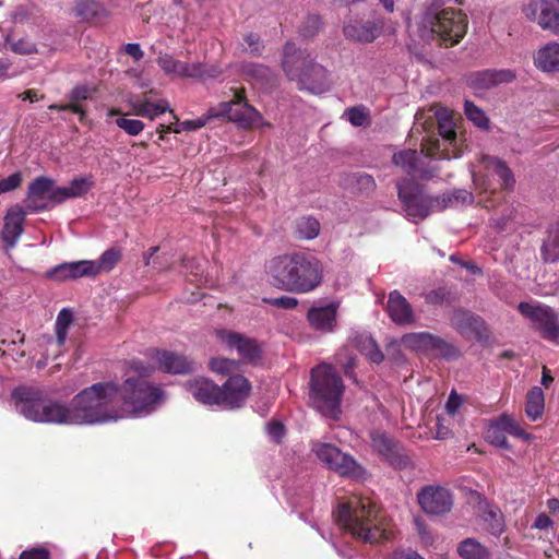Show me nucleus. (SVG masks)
<instances>
[{
    "label": "nucleus",
    "instance_id": "6e6552de",
    "mask_svg": "<svg viewBox=\"0 0 559 559\" xmlns=\"http://www.w3.org/2000/svg\"><path fill=\"white\" fill-rule=\"evenodd\" d=\"M479 163L484 173L473 174V182L480 193L490 192L500 197L501 191L514 189L513 171L504 160L496 156L481 155Z\"/></svg>",
    "mask_w": 559,
    "mask_h": 559
},
{
    "label": "nucleus",
    "instance_id": "4468645a",
    "mask_svg": "<svg viewBox=\"0 0 559 559\" xmlns=\"http://www.w3.org/2000/svg\"><path fill=\"white\" fill-rule=\"evenodd\" d=\"M55 180L40 176L35 178L27 188L24 200V210L28 213H38L50 210L55 203L52 194L56 191Z\"/></svg>",
    "mask_w": 559,
    "mask_h": 559
},
{
    "label": "nucleus",
    "instance_id": "338daca9",
    "mask_svg": "<svg viewBox=\"0 0 559 559\" xmlns=\"http://www.w3.org/2000/svg\"><path fill=\"white\" fill-rule=\"evenodd\" d=\"M356 183L359 190L362 191H372L376 188V181L371 175L368 174H359L356 176Z\"/></svg>",
    "mask_w": 559,
    "mask_h": 559
},
{
    "label": "nucleus",
    "instance_id": "f704fd0d",
    "mask_svg": "<svg viewBox=\"0 0 559 559\" xmlns=\"http://www.w3.org/2000/svg\"><path fill=\"white\" fill-rule=\"evenodd\" d=\"M74 10L76 16L87 22H97L108 15L106 8L98 0H79Z\"/></svg>",
    "mask_w": 559,
    "mask_h": 559
},
{
    "label": "nucleus",
    "instance_id": "79ce46f5",
    "mask_svg": "<svg viewBox=\"0 0 559 559\" xmlns=\"http://www.w3.org/2000/svg\"><path fill=\"white\" fill-rule=\"evenodd\" d=\"M457 552L463 559H490V550L475 538H466L459 544Z\"/></svg>",
    "mask_w": 559,
    "mask_h": 559
},
{
    "label": "nucleus",
    "instance_id": "5701e85b",
    "mask_svg": "<svg viewBox=\"0 0 559 559\" xmlns=\"http://www.w3.org/2000/svg\"><path fill=\"white\" fill-rule=\"evenodd\" d=\"M516 74L510 69H487L467 75V84L474 90H489L502 83H511Z\"/></svg>",
    "mask_w": 559,
    "mask_h": 559
},
{
    "label": "nucleus",
    "instance_id": "f3484780",
    "mask_svg": "<svg viewBox=\"0 0 559 559\" xmlns=\"http://www.w3.org/2000/svg\"><path fill=\"white\" fill-rule=\"evenodd\" d=\"M417 500L423 511L432 515L448 513L453 506L451 492L440 486L424 487L417 493Z\"/></svg>",
    "mask_w": 559,
    "mask_h": 559
},
{
    "label": "nucleus",
    "instance_id": "4c0bfd02",
    "mask_svg": "<svg viewBox=\"0 0 559 559\" xmlns=\"http://www.w3.org/2000/svg\"><path fill=\"white\" fill-rule=\"evenodd\" d=\"M353 345L371 362L380 364L384 359L383 353L378 347L376 341L371 337V335L367 333H360L354 336Z\"/></svg>",
    "mask_w": 559,
    "mask_h": 559
},
{
    "label": "nucleus",
    "instance_id": "f8f14e48",
    "mask_svg": "<svg viewBox=\"0 0 559 559\" xmlns=\"http://www.w3.org/2000/svg\"><path fill=\"white\" fill-rule=\"evenodd\" d=\"M157 64L168 75H177L189 79H216L223 73V69L217 63L193 62L187 63L175 59L171 55L164 53L157 58Z\"/></svg>",
    "mask_w": 559,
    "mask_h": 559
},
{
    "label": "nucleus",
    "instance_id": "ddd939ff",
    "mask_svg": "<svg viewBox=\"0 0 559 559\" xmlns=\"http://www.w3.org/2000/svg\"><path fill=\"white\" fill-rule=\"evenodd\" d=\"M371 448L393 468L404 469L412 462L402 443L382 430L370 432Z\"/></svg>",
    "mask_w": 559,
    "mask_h": 559
},
{
    "label": "nucleus",
    "instance_id": "f03ea898",
    "mask_svg": "<svg viewBox=\"0 0 559 559\" xmlns=\"http://www.w3.org/2000/svg\"><path fill=\"white\" fill-rule=\"evenodd\" d=\"M265 273L274 287L296 294L311 293L323 282L321 261L300 251L273 257L265 265Z\"/></svg>",
    "mask_w": 559,
    "mask_h": 559
},
{
    "label": "nucleus",
    "instance_id": "58836bf2",
    "mask_svg": "<svg viewBox=\"0 0 559 559\" xmlns=\"http://www.w3.org/2000/svg\"><path fill=\"white\" fill-rule=\"evenodd\" d=\"M425 156L429 158H438V159H451L457 158L461 156V150H451L449 146L443 144V148H441V144L439 139L428 138L421 143V151Z\"/></svg>",
    "mask_w": 559,
    "mask_h": 559
},
{
    "label": "nucleus",
    "instance_id": "20e7f679",
    "mask_svg": "<svg viewBox=\"0 0 559 559\" xmlns=\"http://www.w3.org/2000/svg\"><path fill=\"white\" fill-rule=\"evenodd\" d=\"M468 27L467 15L460 9L447 7L442 0H432L419 22L421 37L437 39L444 47L457 45Z\"/></svg>",
    "mask_w": 559,
    "mask_h": 559
},
{
    "label": "nucleus",
    "instance_id": "864d4df0",
    "mask_svg": "<svg viewBox=\"0 0 559 559\" xmlns=\"http://www.w3.org/2000/svg\"><path fill=\"white\" fill-rule=\"evenodd\" d=\"M322 28V21L319 15L311 14L308 15L301 23L299 32L300 35L306 38H312L316 36Z\"/></svg>",
    "mask_w": 559,
    "mask_h": 559
},
{
    "label": "nucleus",
    "instance_id": "f257e3e1",
    "mask_svg": "<svg viewBox=\"0 0 559 559\" xmlns=\"http://www.w3.org/2000/svg\"><path fill=\"white\" fill-rule=\"evenodd\" d=\"M17 412L36 423L58 425H94L117 420L121 416L112 406L118 400V383L103 381L80 391L70 406L52 401L35 386L22 385L12 391Z\"/></svg>",
    "mask_w": 559,
    "mask_h": 559
},
{
    "label": "nucleus",
    "instance_id": "0e129e2a",
    "mask_svg": "<svg viewBox=\"0 0 559 559\" xmlns=\"http://www.w3.org/2000/svg\"><path fill=\"white\" fill-rule=\"evenodd\" d=\"M266 430L269 436L276 443H280L285 435L284 425L278 420H271L266 426Z\"/></svg>",
    "mask_w": 559,
    "mask_h": 559
},
{
    "label": "nucleus",
    "instance_id": "603ef678",
    "mask_svg": "<svg viewBox=\"0 0 559 559\" xmlns=\"http://www.w3.org/2000/svg\"><path fill=\"white\" fill-rule=\"evenodd\" d=\"M239 365L240 362L238 360L223 357L212 358L209 362V367L213 372L223 376L237 370L239 368Z\"/></svg>",
    "mask_w": 559,
    "mask_h": 559
},
{
    "label": "nucleus",
    "instance_id": "e2e57ef3",
    "mask_svg": "<svg viewBox=\"0 0 559 559\" xmlns=\"http://www.w3.org/2000/svg\"><path fill=\"white\" fill-rule=\"evenodd\" d=\"M440 197L452 199L451 203L449 204V207L453 206L454 204L460 203V202L464 203V204H472L474 202L473 193L467 190H464V189L455 190L452 194H448V195L444 194V195H440Z\"/></svg>",
    "mask_w": 559,
    "mask_h": 559
},
{
    "label": "nucleus",
    "instance_id": "a19ab883",
    "mask_svg": "<svg viewBox=\"0 0 559 559\" xmlns=\"http://www.w3.org/2000/svg\"><path fill=\"white\" fill-rule=\"evenodd\" d=\"M122 251L120 248L111 247L104 251L97 261H92V276L102 272H110L121 260Z\"/></svg>",
    "mask_w": 559,
    "mask_h": 559
},
{
    "label": "nucleus",
    "instance_id": "473e14b6",
    "mask_svg": "<svg viewBox=\"0 0 559 559\" xmlns=\"http://www.w3.org/2000/svg\"><path fill=\"white\" fill-rule=\"evenodd\" d=\"M134 115L148 118L150 120L165 114L169 110V104L165 99H159L157 103L151 102L146 94L143 97H136L131 103Z\"/></svg>",
    "mask_w": 559,
    "mask_h": 559
},
{
    "label": "nucleus",
    "instance_id": "3c124183",
    "mask_svg": "<svg viewBox=\"0 0 559 559\" xmlns=\"http://www.w3.org/2000/svg\"><path fill=\"white\" fill-rule=\"evenodd\" d=\"M425 300L432 306L451 305L453 302V296L449 288L438 287L426 294Z\"/></svg>",
    "mask_w": 559,
    "mask_h": 559
},
{
    "label": "nucleus",
    "instance_id": "774afa93",
    "mask_svg": "<svg viewBox=\"0 0 559 559\" xmlns=\"http://www.w3.org/2000/svg\"><path fill=\"white\" fill-rule=\"evenodd\" d=\"M206 121H207V118H203V117L197 118V119L185 120V121L180 122V124H179L180 132L198 130V129L204 127Z\"/></svg>",
    "mask_w": 559,
    "mask_h": 559
},
{
    "label": "nucleus",
    "instance_id": "b1692460",
    "mask_svg": "<svg viewBox=\"0 0 559 559\" xmlns=\"http://www.w3.org/2000/svg\"><path fill=\"white\" fill-rule=\"evenodd\" d=\"M340 304L332 301L324 306H313L307 312L309 325L319 332L331 333L337 325Z\"/></svg>",
    "mask_w": 559,
    "mask_h": 559
},
{
    "label": "nucleus",
    "instance_id": "c03bdc74",
    "mask_svg": "<svg viewBox=\"0 0 559 559\" xmlns=\"http://www.w3.org/2000/svg\"><path fill=\"white\" fill-rule=\"evenodd\" d=\"M243 75L257 83L269 84L273 80L272 70L261 63H246L242 66Z\"/></svg>",
    "mask_w": 559,
    "mask_h": 559
},
{
    "label": "nucleus",
    "instance_id": "7ed1b4c3",
    "mask_svg": "<svg viewBox=\"0 0 559 559\" xmlns=\"http://www.w3.org/2000/svg\"><path fill=\"white\" fill-rule=\"evenodd\" d=\"M336 520L353 537L364 543H379L391 537L389 523L369 498L355 497L336 511Z\"/></svg>",
    "mask_w": 559,
    "mask_h": 559
},
{
    "label": "nucleus",
    "instance_id": "69168bd1",
    "mask_svg": "<svg viewBox=\"0 0 559 559\" xmlns=\"http://www.w3.org/2000/svg\"><path fill=\"white\" fill-rule=\"evenodd\" d=\"M347 116L349 122L355 127L364 126L368 119L367 114L358 107L349 108L347 110Z\"/></svg>",
    "mask_w": 559,
    "mask_h": 559
},
{
    "label": "nucleus",
    "instance_id": "6ab92c4d",
    "mask_svg": "<svg viewBox=\"0 0 559 559\" xmlns=\"http://www.w3.org/2000/svg\"><path fill=\"white\" fill-rule=\"evenodd\" d=\"M311 59L306 50L298 48L293 41L283 46L281 66L289 81L297 83Z\"/></svg>",
    "mask_w": 559,
    "mask_h": 559
},
{
    "label": "nucleus",
    "instance_id": "aec40b11",
    "mask_svg": "<svg viewBox=\"0 0 559 559\" xmlns=\"http://www.w3.org/2000/svg\"><path fill=\"white\" fill-rule=\"evenodd\" d=\"M28 214L23 206L16 204L11 206L3 218V227L0 238L5 246V250L13 249L24 231L25 217Z\"/></svg>",
    "mask_w": 559,
    "mask_h": 559
},
{
    "label": "nucleus",
    "instance_id": "8fccbe9b",
    "mask_svg": "<svg viewBox=\"0 0 559 559\" xmlns=\"http://www.w3.org/2000/svg\"><path fill=\"white\" fill-rule=\"evenodd\" d=\"M486 439L498 448L510 449V444L507 440L504 429L500 427V419L496 421V424L491 425L487 432Z\"/></svg>",
    "mask_w": 559,
    "mask_h": 559
},
{
    "label": "nucleus",
    "instance_id": "5fc2aeb1",
    "mask_svg": "<svg viewBox=\"0 0 559 559\" xmlns=\"http://www.w3.org/2000/svg\"><path fill=\"white\" fill-rule=\"evenodd\" d=\"M116 124L132 136L140 134L145 127L141 120L127 119L123 117L118 118Z\"/></svg>",
    "mask_w": 559,
    "mask_h": 559
},
{
    "label": "nucleus",
    "instance_id": "4d7b16f0",
    "mask_svg": "<svg viewBox=\"0 0 559 559\" xmlns=\"http://www.w3.org/2000/svg\"><path fill=\"white\" fill-rule=\"evenodd\" d=\"M19 559H51V552L45 546H36L23 550Z\"/></svg>",
    "mask_w": 559,
    "mask_h": 559
},
{
    "label": "nucleus",
    "instance_id": "9d476101",
    "mask_svg": "<svg viewBox=\"0 0 559 559\" xmlns=\"http://www.w3.org/2000/svg\"><path fill=\"white\" fill-rule=\"evenodd\" d=\"M312 451L328 468L343 477L353 479H366L367 471L352 455L343 453L338 448L330 443H317Z\"/></svg>",
    "mask_w": 559,
    "mask_h": 559
},
{
    "label": "nucleus",
    "instance_id": "7c9ffc66",
    "mask_svg": "<svg viewBox=\"0 0 559 559\" xmlns=\"http://www.w3.org/2000/svg\"><path fill=\"white\" fill-rule=\"evenodd\" d=\"M418 153L415 150H403L393 154L392 162L407 175L418 174L421 179L428 180L435 177V171L418 169Z\"/></svg>",
    "mask_w": 559,
    "mask_h": 559
},
{
    "label": "nucleus",
    "instance_id": "c9c22d12",
    "mask_svg": "<svg viewBox=\"0 0 559 559\" xmlns=\"http://www.w3.org/2000/svg\"><path fill=\"white\" fill-rule=\"evenodd\" d=\"M540 253L547 263H555L559 260V218L549 226Z\"/></svg>",
    "mask_w": 559,
    "mask_h": 559
},
{
    "label": "nucleus",
    "instance_id": "a18cd8bd",
    "mask_svg": "<svg viewBox=\"0 0 559 559\" xmlns=\"http://www.w3.org/2000/svg\"><path fill=\"white\" fill-rule=\"evenodd\" d=\"M439 134L443 140V144L449 146L451 150H461L457 145V136L454 128V122L450 118L439 119Z\"/></svg>",
    "mask_w": 559,
    "mask_h": 559
},
{
    "label": "nucleus",
    "instance_id": "052dcab7",
    "mask_svg": "<svg viewBox=\"0 0 559 559\" xmlns=\"http://www.w3.org/2000/svg\"><path fill=\"white\" fill-rule=\"evenodd\" d=\"M264 302L282 309H294L298 306V299L292 296H281L276 298H264Z\"/></svg>",
    "mask_w": 559,
    "mask_h": 559
},
{
    "label": "nucleus",
    "instance_id": "0eeeda50",
    "mask_svg": "<svg viewBox=\"0 0 559 559\" xmlns=\"http://www.w3.org/2000/svg\"><path fill=\"white\" fill-rule=\"evenodd\" d=\"M396 188L405 215L414 223L425 219L433 212L445 210L452 201L451 198L429 195L420 183L409 178L400 180Z\"/></svg>",
    "mask_w": 559,
    "mask_h": 559
},
{
    "label": "nucleus",
    "instance_id": "39448f33",
    "mask_svg": "<svg viewBox=\"0 0 559 559\" xmlns=\"http://www.w3.org/2000/svg\"><path fill=\"white\" fill-rule=\"evenodd\" d=\"M132 368L140 374L128 377L121 384H118V400L127 414L139 416L152 412L162 401L164 391L160 385L145 378L152 373V367L133 361Z\"/></svg>",
    "mask_w": 559,
    "mask_h": 559
},
{
    "label": "nucleus",
    "instance_id": "dca6fc26",
    "mask_svg": "<svg viewBox=\"0 0 559 559\" xmlns=\"http://www.w3.org/2000/svg\"><path fill=\"white\" fill-rule=\"evenodd\" d=\"M383 29V22L370 12L368 16L354 19L344 25L343 32L346 38L360 43H372Z\"/></svg>",
    "mask_w": 559,
    "mask_h": 559
},
{
    "label": "nucleus",
    "instance_id": "6e6d98bb",
    "mask_svg": "<svg viewBox=\"0 0 559 559\" xmlns=\"http://www.w3.org/2000/svg\"><path fill=\"white\" fill-rule=\"evenodd\" d=\"M336 361L342 366L346 377H354V368L356 367V358L354 356L347 355L346 349H344L337 353Z\"/></svg>",
    "mask_w": 559,
    "mask_h": 559
},
{
    "label": "nucleus",
    "instance_id": "bb28decb",
    "mask_svg": "<svg viewBox=\"0 0 559 559\" xmlns=\"http://www.w3.org/2000/svg\"><path fill=\"white\" fill-rule=\"evenodd\" d=\"M386 312L390 319L397 325H409L416 322L413 307L399 290H393L389 294Z\"/></svg>",
    "mask_w": 559,
    "mask_h": 559
},
{
    "label": "nucleus",
    "instance_id": "49530a36",
    "mask_svg": "<svg viewBox=\"0 0 559 559\" xmlns=\"http://www.w3.org/2000/svg\"><path fill=\"white\" fill-rule=\"evenodd\" d=\"M296 231L301 239H314L320 231V223L314 217H301L296 223Z\"/></svg>",
    "mask_w": 559,
    "mask_h": 559
},
{
    "label": "nucleus",
    "instance_id": "cd10ccee",
    "mask_svg": "<svg viewBox=\"0 0 559 559\" xmlns=\"http://www.w3.org/2000/svg\"><path fill=\"white\" fill-rule=\"evenodd\" d=\"M94 92L95 90L86 84L76 85L67 96L70 100L69 103L51 104L48 106V109L57 111H71L79 115L80 122H83L86 118V111L82 105V102L90 99Z\"/></svg>",
    "mask_w": 559,
    "mask_h": 559
},
{
    "label": "nucleus",
    "instance_id": "4be33fe9",
    "mask_svg": "<svg viewBox=\"0 0 559 559\" xmlns=\"http://www.w3.org/2000/svg\"><path fill=\"white\" fill-rule=\"evenodd\" d=\"M153 357L158 365V369L166 373L187 374L195 370L194 361L183 354L166 349H155Z\"/></svg>",
    "mask_w": 559,
    "mask_h": 559
},
{
    "label": "nucleus",
    "instance_id": "13d9d810",
    "mask_svg": "<svg viewBox=\"0 0 559 559\" xmlns=\"http://www.w3.org/2000/svg\"><path fill=\"white\" fill-rule=\"evenodd\" d=\"M11 50L19 55H32L37 53L36 44L28 40L27 38H20L10 46Z\"/></svg>",
    "mask_w": 559,
    "mask_h": 559
},
{
    "label": "nucleus",
    "instance_id": "423d86ee",
    "mask_svg": "<svg viewBox=\"0 0 559 559\" xmlns=\"http://www.w3.org/2000/svg\"><path fill=\"white\" fill-rule=\"evenodd\" d=\"M345 391L343 379L330 364H321L310 371L309 397L311 405L323 416L336 419Z\"/></svg>",
    "mask_w": 559,
    "mask_h": 559
},
{
    "label": "nucleus",
    "instance_id": "bf43d9fd",
    "mask_svg": "<svg viewBox=\"0 0 559 559\" xmlns=\"http://www.w3.org/2000/svg\"><path fill=\"white\" fill-rule=\"evenodd\" d=\"M243 41L248 45L249 52L252 56L259 57L262 55L264 48L260 36L257 33H248L243 36Z\"/></svg>",
    "mask_w": 559,
    "mask_h": 559
},
{
    "label": "nucleus",
    "instance_id": "1a4fd4ad",
    "mask_svg": "<svg viewBox=\"0 0 559 559\" xmlns=\"http://www.w3.org/2000/svg\"><path fill=\"white\" fill-rule=\"evenodd\" d=\"M518 311L532 322L539 335L550 342L559 340V313L550 306L533 301H522Z\"/></svg>",
    "mask_w": 559,
    "mask_h": 559
},
{
    "label": "nucleus",
    "instance_id": "e433bc0d",
    "mask_svg": "<svg viewBox=\"0 0 559 559\" xmlns=\"http://www.w3.org/2000/svg\"><path fill=\"white\" fill-rule=\"evenodd\" d=\"M433 340L435 334L429 332H412L404 334L401 342L413 352L430 354Z\"/></svg>",
    "mask_w": 559,
    "mask_h": 559
},
{
    "label": "nucleus",
    "instance_id": "2f4dec72",
    "mask_svg": "<svg viewBox=\"0 0 559 559\" xmlns=\"http://www.w3.org/2000/svg\"><path fill=\"white\" fill-rule=\"evenodd\" d=\"M94 186L91 178L79 177L74 178L69 187H57L52 194L55 203H62L68 199L83 197Z\"/></svg>",
    "mask_w": 559,
    "mask_h": 559
},
{
    "label": "nucleus",
    "instance_id": "37998d69",
    "mask_svg": "<svg viewBox=\"0 0 559 559\" xmlns=\"http://www.w3.org/2000/svg\"><path fill=\"white\" fill-rule=\"evenodd\" d=\"M430 355L444 360H456L461 357V350L456 345L435 335Z\"/></svg>",
    "mask_w": 559,
    "mask_h": 559
},
{
    "label": "nucleus",
    "instance_id": "412c9836",
    "mask_svg": "<svg viewBox=\"0 0 559 559\" xmlns=\"http://www.w3.org/2000/svg\"><path fill=\"white\" fill-rule=\"evenodd\" d=\"M219 388L222 389L221 394L223 406L228 408L241 407L249 397L251 391L249 380L241 374L230 376Z\"/></svg>",
    "mask_w": 559,
    "mask_h": 559
},
{
    "label": "nucleus",
    "instance_id": "c85d7f7f",
    "mask_svg": "<svg viewBox=\"0 0 559 559\" xmlns=\"http://www.w3.org/2000/svg\"><path fill=\"white\" fill-rule=\"evenodd\" d=\"M187 388L190 394L204 405H223L222 389L210 379H195L188 382Z\"/></svg>",
    "mask_w": 559,
    "mask_h": 559
},
{
    "label": "nucleus",
    "instance_id": "de8ad7c7",
    "mask_svg": "<svg viewBox=\"0 0 559 559\" xmlns=\"http://www.w3.org/2000/svg\"><path fill=\"white\" fill-rule=\"evenodd\" d=\"M500 419V427H502L504 429V432H508L509 435L511 436H514L516 438H520L522 440H525V441H530L532 440V435L526 432L521 426L520 424L514 420L512 417H510L509 415H501L499 417Z\"/></svg>",
    "mask_w": 559,
    "mask_h": 559
},
{
    "label": "nucleus",
    "instance_id": "680f3d73",
    "mask_svg": "<svg viewBox=\"0 0 559 559\" xmlns=\"http://www.w3.org/2000/svg\"><path fill=\"white\" fill-rule=\"evenodd\" d=\"M22 183L21 173L16 171L8 178L0 180V194L10 192L19 188Z\"/></svg>",
    "mask_w": 559,
    "mask_h": 559
},
{
    "label": "nucleus",
    "instance_id": "c756f323",
    "mask_svg": "<svg viewBox=\"0 0 559 559\" xmlns=\"http://www.w3.org/2000/svg\"><path fill=\"white\" fill-rule=\"evenodd\" d=\"M534 66L545 73L559 72V43L549 41L533 56Z\"/></svg>",
    "mask_w": 559,
    "mask_h": 559
},
{
    "label": "nucleus",
    "instance_id": "a211bd4d",
    "mask_svg": "<svg viewBox=\"0 0 559 559\" xmlns=\"http://www.w3.org/2000/svg\"><path fill=\"white\" fill-rule=\"evenodd\" d=\"M217 336L227 347L235 348L243 361L257 364L261 359L262 349L254 338L227 330H218Z\"/></svg>",
    "mask_w": 559,
    "mask_h": 559
},
{
    "label": "nucleus",
    "instance_id": "393cba45",
    "mask_svg": "<svg viewBox=\"0 0 559 559\" xmlns=\"http://www.w3.org/2000/svg\"><path fill=\"white\" fill-rule=\"evenodd\" d=\"M297 84L299 90H307L312 94L324 93L331 86L328 70L313 59L309 62Z\"/></svg>",
    "mask_w": 559,
    "mask_h": 559
},
{
    "label": "nucleus",
    "instance_id": "72a5a7b5",
    "mask_svg": "<svg viewBox=\"0 0 559 559\" xmlns=\"http://www.w3.org/2000/svg\"><path fill=\"white\" fill-rule=\"evenodd\" d=\"M538 25L559 36V0L540 1Z\"/></svg>",
    "mask_w": 559,
    "mask_h": 559
},
{
    "label": "nucleus",
    "instance_id": "09e8293b",
    "mask_svg": "<svg viewBox=\"0 0 559 559\" xmlns=\"http://www.w3.org/2000/svg\"><path fill=\"white\" fill-rule=\"evenodd\" d=\"M464 111L467 119L473 121L476 127L481 129H487L489 127V119L473 102L465 100Z\"/></svg>",
    "mask_w": 559,
    "mask_h": 559
},
{
    "label": "nucleus",
    "instance_id": "9b49d317",
    "mask_svg": "<svg viewBox=\"0 0 559 559\" xmlns=\"http://www.w3.org/2000/svg\"><path fill=\"white\" fill-rule=\"evenodd\" d=\"M230 91L234 93L233 98L221 104L222 114L243 129L259 126L270 127V123L263 121L260 111L248 103L243 87Z\"/></svg>",
    "mask_w": 559,
    "mask_h": 559
},
{
    "label": "nucleus",
    "instance_id": "2eb2a0df",
    "mask_svg": "<svg viewBox=\"0 0 559 559\" xmlns=\"http://www.w3.org/2000/svg\"><path fill=\"white\" fill-rule=\"evenodd\" d=\"M452 326L463 336H474L476 341L486 343L490 338V331L485 320L464 309H455L451 317Z\"/></svg>",
    "mask_w": 559,
    "mask_h": 559
},
{
    "label": "nucleus",
    "instance_id": "ea45409f",
    "mask_svg": "<svg viewBox=\"0 0 559 559\" xmlns=\"http://www.w3.org/2000/svg\"><path fill=\"white\" fill-rule=\"evenodd\" d=\"M545 409V394L539 386H533L528 390L525 401V415L532 421L542 418Z\"/></svg>",
    "mask_w": 559,
    "mask_h": 559
},
{
    "label": "nucleus",
    "instance_id": "a878e982",
    "mask_svg": "<svg viewBox=\"0 0 559 559\" xmlns=\"http://www.w3.org/2000/svg\"><path fill=\"white\" fill-rule=\"evenodd\" d=\"M93 265L90 260L76 262H63L45 273V277L56 282L74 281L81 277L92 276Z\"/></svg>",
    "mask_w": 559,
    "mask_h": 559
}]
</instances>
